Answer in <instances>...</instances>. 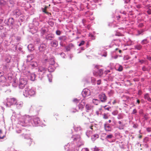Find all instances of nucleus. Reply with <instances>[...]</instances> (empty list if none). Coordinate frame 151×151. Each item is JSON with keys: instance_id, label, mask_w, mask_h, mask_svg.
<instances>
[{"instance_id": "nucleus-1", "label": "nucleus", "mask_w": 151, "mask_h": 151, "mask_svg": "<svg viewBox=\"0 0 151 151\" xmlns=\"http://www.w3.org/2000/svg\"><path fill=\"white\" fill-rule=\"evenodd\" d=\"M23 93L24 95L26 96H27L28 95L31 96L35 94V91L32 89H30L29 88H25Z\"/></svg>"}, {"instance_id": "nucleus-2", "label": "nucleus", "mask_w": 151, "mask_h": 151, "mask_svg": "<svg viewBox=\"0 0 151 151\" xmlns=\"http://www.w3.org/2000/svg\"><path fill=\"white\" fill-rule=\"evenodd\" d=\"M27 81L26 79L22 78L19 80V88L21 89H23L27 84Z\"/></svg>"}, {"instance_id": "nucleus-3", "label": "nucleus", "mask_w": 151, "mask_h": 151, "mask_svg": "<svg viewBox=\"0 0 151 151\" xmlns=\"http://www.w3.org/2000/svg\"><path fill=\"white\" fill-rule=\"evenodd\" d=\"M99 99L102 102H105L107 100V97L104 93H101L99 96Z\"/></svg>"}, {"instance_id": "nucleus-4", "label": "nucleus", "mask_w": 151, "mask_h": 151, "mask_svg": "<svg viewBox=\"0 0 151 151\" xmlns=\"http://www.w3.org/2000/svg\"><path fill=\"white\" fill-rule=\"evenodd\" d=\"M82 94L84 97L88 96L90 94V91L88 89H84L82 92Z\"/></svg>"}, {"instance_id": "nucleus-5", "label": "nucleus", "mask_w": 151, "mask_h": 151, "mask_svg": "<svg viewBox=\"0 0 151 151\" xmlns=\"http://www.w3.org/2000/svg\"><path fill=\"white\" fill-rule=\"evenodd\" d=\"M50 44L52 47H56L58 45V42L56 40H54L51 41Z\"/></svg>"}, {"instance_id": "nucleus-6", "label": "nucleus", "mask_w": 151, "mask_h": 151, "mask_svg": "<svg viewBox=\"0 0 151 151\" xmlns=\"http://www.w3.org/2000/svg\"><path fill=\"white\" fill-rule=\"evenodd\" d=\"M85 107L86 111L88 112L89 111L93 110V106L89 104H87Z\"/></svg>"}, {"instance_id": "nucleus-7", "label": "nucleus", "mask_w": 151, "mask_h": 151, "mask_svg": "<svg viewBox=\"0 0 151 151\" xmlns=\"http://www.w3.org/2000/svg\"><path fill=\"white\" fill-rule=\"evenodd\" d=\"M74 47V45L72 43H70L67 46L65 47L66 50L67 51H68L70 50L71 49Z\"/></svg>"}, {"instance_id": "nucleus-8", "label": "nucleus", "mask_w": 151, "mask_h": 151, "mask_svg": "<svg viewBox=\"0 0 151 151\" xmlns=\"http://www.w3.org/2000/svg\"><path fill=\"white\" fill-rule=\"evenodd\" d=\"M46 70V68L45 67L40 66L39 68L38 71L43 73H45Z\"/></svg>"}, {"instance_id": "nucleus-9", "label": "nucleus", "mask_w": 151, "mask_h": 151, "mask_svg": "<svg viewBox=\"0 0 151 151\" xmlns=\"http://www.w3.org/2000/svg\"><path fill=\"white\" fill-rule=\"evenodd\" d=\"M46 45L45 44H42L40 45L39 47V50L40 52L44 51L45 49Z\"/></svg>"}, {"instance_id": "nucleus-10", "label": "nucleus", "mask_w": 151, "mask_h": 151, "mask_svg": "<svg viewBox=\"0 0 151 151\" xmlns=\"http://www.w3.org/2000/svg\"><path fill=\"white\" fill-rule=\"evenodd\" d=\"M46 38L47 40H51L54 38V35L52 34H49L46 36Z\"/></svg>"}, {"instance_id": "nucleus-11", "label": "nucleus", "mask_w": 151, "mask_h": 151, "mask_svg": "<svg viewBox=\"0 0 151 151\" xmlns=\"http://www.w3.org/2000/svg\"><path fill=\"white\" fill-rule=\"evenodd\" d=\"M85 104V103L84 102H83V101L82 100V102L81 103H80L78 105V107L79 109H83L84 108Z\"/></svg>"}, {"instance_id": "nucleus-12", "label": "nucleus", "mask_w": 151, "mask_h": 151, "mask_svg": "<svg viewBox=\"0 0 151 151\" xmlns=\"http://www.w3.org/2000/svg\"><path fill=\"white\" fill-rule=\"evenodd\" d=\"M104 128L105 130L106 131H111V128L110 126L106 124L104 125Z\"/></svg>"}, {"instance_id": "nucleus-13", "label": "nucleus", "mask_w": 151, "mask_h": 151, "mask_svg": "<svg viewBox=\"0 0 151 151\" xmlns=\"http://www.w3.org/2000/svg\"><path fill=\"white\" fill-rule=\"evenodd\" d=\"M144 98L149 101L151 102V99L150 97L149 94L148 93H146L144 95Z\"/></svg>"}, {"instance_id": "nucleus-14", "label": "nucleus", "mask_w": 151, "mask_h": 151, "mask_svg": "<svg viewBox=\"0 0 151 151\" xmlns=\"http://www.w3.org/2000/svg\"><path fill=\"white\" fill-rule=\"evenodd\" d=\"M36 76L34 73H31L30 76V79L32 81H34L35 80Z\"/></svg>"}, {"instance_id": "nucleus-15", "label": "nucleus", "mask_w": 151, "mask_h": 151, "mask_svg": "<svg viewBox=\"0 0 151 151\" xmlns=\"http://www.w3.org/2000/svg\"><path fill=\"white\" fill-rule=\"evenodd\" d=\"M33 58V55H29L27 56V59L26 60L27 62L30 61Z\"/></svg>"}, {"instance_id": "nucleus-16", "label": "nucleus", "mask_w": 151, "mask_h": 151, "mask_svg": "<svg viewBox=\"0 0 151 151\" xmlns=\"http://www.w3.org/2000/svg\"><path fill=\"white\" fill-rule=\"evenodd\" d=\"M49 64L50 65H53L55 63L54 58H52L48 61Z\"/></svg>"}, {"instance_id": "nucleus-17", "label": "nucleus", "mask_w": 151, "mask_h": 151, "mask_svg": "<svg viewBox=\"0 0 151 151\" xmlns=\"http://www.w3.org/2000/svg\"><path fill=\"white\" fill-rule=\"evenodd\" d=\"M93 102L95 105H98L100 103V101L99 100L97 99H93Z\"/></svg>"}, {"instance_id": "nucleus-18", "label": "nucleus", "mask_w": 151, "mask_h": 151, "mask_svg": "<svg viewBox=\"0 0 151 151\" xmlns=\"http://www.w3.org/2000/svg\"><path fill=\"white\" fill-rule=\"evenodd\" d=\"M98 73L99 76H101L103 74V70L101 69H99Z\"/></svg>"}, {"instance_id": "nucleus-19", "label": "nucleus", "mask_w": 151, "mask_h": 151, "mask_svg": "<svg viewBox=\"0 0 151 151\" xmlns=\"http://www.w3.org/2000/svg\"><path fill=\"white\" fill-rule=\"evenodd\" d=\"M58 38L60 40L64 41L66 40L67 38L65 36H63L59 37Z\"/></svg>"}, {"instance_id": "nucleus-20", "label": "nucleus", "mask_w": 151, "mask_h": 151, "mask_svg": "<svg viewBox=\"0 0 151 151\" xmlns=\"http://www.w3.org/2000/svg\"><path fill=\"white\" fill-rule=\"evenodd\" d=\"M10 101L12 104H16L17 100L16 99L14 98H12L10 99Z\"/></svg>"}, {"instance_id": "nucleus-21", "label": "nucleus", "mask_w": 151, "mask_h": 151, "mask_svg": "<svg viewBox=\"0 0 151 151\" xmlns=\"http://www.w3.org/2000/svg\"><path fill=\"white\" fill-rule=\"evenodd\" d=\"M99 137V135L97 134H95L93 135L92 137V140H94L96 139Z\"/></svg>"}, {"instance_id": "nucleus-22", "label": "nucleus", "mask_w": 151, "mask_h": 151, "mask_svg": "<svg viewBox=\"0 0 151 151\" xmlns=\"http://www.w3.org/2000/svg\"><path fill=\"white\" fill-rule=\"evenodd\" d=\"M30 65L34 68L37 67V64L36 62L34 61Z\"/></svg>"}, {"instance_id": "nucleus-23", "label": "nucleus", "mask_w": 151, "mask_h": 151, "mask_svg": "<svg viewBox=\"0 0 151 151\" xmlns=\"http://www.w3.org/2000/svg\"><path fill=\"white\" fill-rule=\"evenodd\" d=\"M135 48L138 50H140L142 48V46L140 45H137L134 46Z\"/></svg>"}, {"instance_id": "nucleus-24", "label": "nucleus", "mask_w": 151, "mask_h": 151, "mask_svg": "<svg viewBox=\"0 0 151 151\" xmlns=\"http://www.w3.org/2000/svg\"><path fill=\"white\" fill-rule=\"evenodd\" d=\"M123 68L121 65H119L117 70L119 71H121L123 70Z\"/></svg>"}, {"instance_id": "nucleus-25", "label": "nucleus", "mask_w": 151, "mask_h": 151, "mask_svg": "<svg viewBox=\"0 0 151 151\" xmlns=\"http://www.w3.org/2000/svg\"><path fill=\"white\" fill-rule=\"evenodd\" d=\"M47 8V6H45V8L42 9L43 12L47 14H48L49 13L48 12H47L46 11V10Z\"/></svg>"}, {"instance_id": "nucleus-26", "label": "nucleus", "mask_w": 151, "mask_h": 151, "mask_svg": "<svg viewBox=\"0 0 151 151\" xmlns=\"http://www.w3.org/2000/svg\"><path fill=\"white\" fill-rule=\"evenodd\" d=\"M148 42L147 39H145L143 40L142 41V44H146Z\"/></svg>"}, {"instance_id": "nucleus-27", "label": "nucleus", "mask_w": 151, "mask_h": 151, "mask_svg": "<svg viewBox=\"0 0 151 151\" xmlns=\"http://www.w3.org/2000/svg\"><path fill=\"white\" fill-rule=\"evenodd\" d=\"M79 101H80V100L76 98L74 99L73 100V102L75 103H79Z\"/></svg>"}, {"instance_id": "nucleus-28", "label": "nucleus", "mask_w": 151, "mask_h": 151, "mask_svg": "<svg viewBox=\"0 0 151 151\" xmlns=\"http://www.w3.org/2000/svg\"><path fill=\"white\" fill-rule=\"evenodd\" d=\"M61 33V32L59 30H57L56 32V34L58 35H60Z\"/></svg>"}, {"instance_id": "nucleus-29", "label": "nucleus", "mask_w": 151, "mask_h": 151, "mask_svg": "<svg viewBox=\"0 0 151 151\" xmlns=\"http://www.w3.org/2000/svg\"><path fill=\"white\" fill-rule=\"evenodd\" d=\"M113 137L112 134H111L110 135H108L106 137V139H111Z\"/></svg>"}, {"instance_id": "nucleus-30", "label": "nucleus", "mask_w": 151, "mask_h": 151, "mask_svg": "<svg viewBox=\"0 0 151 151\" xmlns=\"http://www.w3.org/2000/svg\"><path fill=\"white\" fill-rule=\"evenodd\" d=\"M123 118V116L121 114H119L117 117V118L119 119H122Z\"/></svg>"}, {"instance_id": "nucleus-31", "label": "nucleus", "mask_w": 151, "mask_h": 151, "mask_svg": "<svg viewBox=\"0 0 151 151\" xmlns=\"http://www.w3.org/2000/svg\"><path fill=\"white\" fill-rule=\"evenodd\" d=\"M85 43V42L84 41H82L78 45L79 46H81L83 45Z\"/></svg>"}, {"instance_id": "nucleus-32", "label": "nucleus", "mask_w": 151, "mask_h": 151, "mask_svg": "<svg viewBox=\"0 0 151 151\" xmlns=\"http://www.w3.org/2000/svg\"><path fill=\"white\" fill-rule=\"evenodd\" d=\"M81 151H89V150L88 148H82Z\"/></svg>"}, {"instance_id": "nucleus-33", "label": "nucleus", "mask_w": 151, "mask_h": 151, "mask_svg": "<svg viewBox=\"0 0 151 151\" xmlns=\"http://www.w3.org/2000/svg\"><path fill=\"white\" fill-rule=\"evenodd\" d=\"M106 105L104 107V109H106V110H107L108 111H109V110H110V109H111V107H109L106 108Z\"/></svg>"}, {"instance_id": "nucleus-34", "label": "nucleus", "mask_w": 151, "mask_h": 151, "mask_svg": "<svg viewBox=\"0 0 151 151\" xmlns=\"http://www.w3.org/2000/svg\"><path fill=\"white\" fill-rule=\"evenodd\" d=\"M49 24L51 26H52L54 25V23L52 21L49 22Z\"/></svg>"}, {"instance_id": "nucleus-35", "label": "nucleus", "mask_w": 151, "mask_h": 151, "mask_svg": "<svg viewBox=\"0 0 151 151\" xmlns=\"http://www.w3.org/2000/svg\"><path fill=\"white\" fill-rule=\"evenodd\" d=\"M101 82V80H99L97 81V84L98 85L100 84Z\"/></svg>"}, {"instance_id": "nucleus-36", "label": "nucleus", "mask_w": 151, "mask_h": 151, "mask_svg": "<svg viewBox=\"0 0 151 151\" xmlns=\"http://www.w3.org/2000/svg\"><path fill=\"white\" fill-rule=\"evenodd\" d=\"M147 12L149 14H151V9H149L147 11Z\"/></svg>"}, {"instance_id": "nucleus-37", "label": "nucleus", "mask_w": 151, "mask_h": 151, "mask_svg": "<svg viewBox=\"0 0 151 151\" xmlns=\"http://www.w3.org/2000/svg\"><path fill=\"white\" fill-rule=\"evenodd\" d=\"M103 118L104 119H107L108 118V116L106 114H104L103 116Z\"/></svg>"}, {"instance_id": "nucleus-38", "label": "nucleus", "mask_w": 151, "mask_h": 151, "mask_svg": "<svg viewBox=\"0 0 151 151\" xmlns=\"http://www.w3.org/2000/svg\"><path fill=\"white\" fill-rule=\"evenodd\" d=\"M137 112V111L135 109H134L132 112V113L133 114H135Z\"/></svg>"}, {"instance_id": "nucleus-39", "label": "nucleus", "mask_w": 151, "mask_h": 151, "mask_svg": "<svg viewBox=\"0 0 151 151\" xmlns=\"http://www.w3.org/2000/svg\"><path fill=\"white\" fill-rule=\"evenodd\" d=\"M142 70L144 71H145L147 70V69L145 66H143L142 68Z\"/></svg>"}, {"instance_id": "nucleus-40", "label": "nucleus", "mask_w": 151, "mask_h": 151, "mask_svg": "<svg viewBox=\"0 0 151 151\" xmlns=\"http://www.w3.org/2000/svg\"><path fill=\"white\" fill-rule=\"evenodd\" d=\"M147 131L150 132L151 131V128H147Z\"/></svg>"}, {"instance_id": "nucleus-41", "label": "nucleus", "mask_w": 151, "mask_h": 151, "mask_svg": "<svg viewBox=\"0 0 151 151\" xmlns=\"http://www.w3.org/2000/svg\"><path fill=\"white\" fill-rule=\"evenodd\" d=\"M124 59L125 60H128L129 59V57L128 56H126L124 57Z\"/></svg>"}, {"instance_id": "nucleus-42", "label": "nucleus", "mask_w": 151, "mask_h": 151, "mask_svg": "<svg viewBox=\"0 0 151 151\" xmlns=\"http://www.w3.org/2000/svg\"><path fill=\"white\" fill-rule=\"evenodd\" d=\"M147 59L149 60H151V57L147 56Z\"/></svg>"}, {"instance_id": "nucleus-43", "label": "nucleus", "mask_w": 151, "mask_h": 151, "mask_svg": "<svg viewBox=\"0 0 151 151\" xmlns=\"http://www.w3.org/2000/svg\"><path fill=\"white\" fill-rule=\"evenodd\" d=\"M95 114L97 116H98L99 114V111H96L95 112Z\"/></svg>"}, {"instance_id": "nucleus-44", "label": "nucleus", "mask_w": 151, "mask_h": 151, "mask_svg": "<svg viewBox=\"0 0 151 151\" xmlns=\"http://www.w3.org/2000/svg\"><path fill=\"white\" fill-rule=\"evenodd\" d=\"M93 73L94 75L96 76H99V75H98V73H97L96 72H94Z\"/></svg>"}, {"instance_id": "nucleus-45", "label": "nucleus", "mask_w": 151, "mask_h": 151, "mask_svg": "<svg viewBox=\"0 0 151 151\" xmlns=\"http://www.w3.org/2000/svg\"><path fill=\"white\" fill-rule=\"evenodd\" d=\"M99 149L97 147H95L93 150V151H99Z\"/></svg>"}, {"instance_id": "nucleus-46", "label": "nucleus", "mask_w": 151, "mask_h": 151, "mask_svg": "<svg viewBox=\"0 0 151 151\" xmlns=\"http://www.w3.org/2000/svg\"><path fill=\"white\" fill-rule=\"evenodd\" d=\"M5 137V135H4L2 137H1L0 136V139H3Z\"/></svg>"}, {"instance_id": "nucleus-47", "label": "nucleus", "mask_w": 151, "mask_h": 151, "mask_svg": "<svg viewBox=\"0 0 151 151\" xmlns=\"http://www.w3.org/2000/svg\"><path fill=\"white\" fill-rule=\"evenodd\" d=\"M42 30L43 33H45L46 32V30L44 29H42Z\"/></svg>"}, {"instance_id": "nucleus-48", "label": "nucleus", "mask_w": 151, "mask_h": 151, "mask_svg": "<svg viewBox=\"0 0 151 151\" xmlns=\"http://www.w3.org/2000/svg\"><path fill=\"white\" fill-rule=\"evenodd\" d=\"M77 111V110L76 109H74V110L73 111H72V112H73V113H74V112H76Z\"/></svg>"}, {"instance_id": "nucleus-49", "label": "nucleus", "mask_w": 151, "mask_h": 151, "mask_svg": "<svg viewBox=\"0 0 151 151\" xmlns=\"http://www.w3.org/2000/svg\"><path fill=\"white\" fill-rule=\"evenodd\" d=\"M130 1V0H125V2L126 3H128Z\"/></svg>"}, {"instance_id": "nucleus-50", "label": "nucleus", "mask_w": 151, "mask_h": 151, "mask_svg": "<svg viewBox=\"0 0 151 151\" xmlns=\"http://www.w3.org/2000/svg\"><path fill=\"white\" fill-rule=\"evenodd\" d=\"M27 116H24L22 117V119H25L27 118Z\"/></svg>"}, {"instance_id": "nucleus-51", "label": "nucleus", "mask_w": 151, "mask_h": 151, "mask_svg": "<svg viewBox=\"0 0 151 151\" xmlns=\"http://www.w3.org/2000/svg\"><path fill=\"white\" fill-rule=\"evenodd\" d=\"M109 72H110V70H107V71H105V73L106 74H107L108 73H109Z\"/></svg>"}, {"instance_id": "nucleus-52", "label": "nucleus", "mask_w": 151, "mask_h": 151, "mask_svg": "<svg viewBox=\"0 0 151 151\" xmlns=\"http://www.w3.org/2000/svg\"><path fill=\"white\" fill-rule=\"evenodd\" d=\"M95 67V68H96L97 69H98L99 68V66L98 65H96Z\"/></svg>"}, {"instance_id": "nucleus-53", "label": "nucleus", "mask_w": 151, "mask_h": 151, "mask_svg": "<svg viewBox=\"0 0 151 151\" xmlns=\"http://www.w3.org/2000/svg\"><path fill=\"white\" fill-rule=\"evenodd\" d=\"M93 127V125H91V126H89V128L93 130V128H92Z\"/></svg>"}, {"instance_id": "nucleus-54", "label": "nucleus", "mask_w": 151, "mask_h": 151, "mask_svg": "<svg viewBox=\"0 0 151 151\" xmlns=\"http://www.w3.org/2000/svg\"><path fill=\"white\" fill-rule=\"evenodd\" d=\"M116 103V101L115 100H114L113 102H112L113 104H115Z\"/></svg>"}, {"instance_id": "nucleus-55", "label": "nucleus", "mask_w": 151, "mask_h": 151, "mask_svg": "<svg viewBox=\"0 0 151 151\" xmlns=\"http://www.w3.org/2000/svg\"><path fill=\"white\" fill-rule=\"evenodd\" d=\"M137 101L138 104L140 103V101L139 99H137Z\"/></svg>"}, {"instance_id": "nucleus-56", "label": "nucleus", "mask_w": 151, "mask_h": 151, "mask_svg": "<svg viewBox=\"0 0 151 151\" xmlns=\"http://www.w3.org/2000/svg\"><path fill=\"white\" fill-rule=\"evenodd\" d=\"M118 58L117 55H116L114 57V58L115 59H116Z\"/></svg>"}, {"instance_id": "nucleus-57", "label": "nucleus", "mask_w": 151, "mask_h": 151, "mask_svg": "<svg viewBox=\"0 0 151 151\" xmlns=\"http://www.w3.org/2000/svg\"><path fill=\"white\" fill-rule=\"evenodd\" d=\"M139 62L141 63H143L144 62V60H141L139 61Z\"/></svg>"}, {"instance_id": "nucleus-58", "label": "nucleus", "mask_w": 151, "mask_h": 151, "mask_svg": "<svg viewBox=\"0 0 151 151\" xmlns=\"http://www.w3.org/2000/svg\"><path fill=\"white\" fill-rule=\"evenodd\" d=\"M142 136L141 135H139V139H141L142 138Z\"/></svg>"}, {"instance_id": "nucleus-59", "label": "nucleus", "mask_w": 151, "mask_h": 151, "mask_svg": "<svg viewBox=\"0 0 151 151\" xmlns=\"http://www.w3.org/2000/svg\"><path fill=\"white\" fill-rule=\"evenodd\" d=\"M2 133V130L1 129H0V134H1Z\"/></svg>"}, {"instance_id": "nucleus-60", "label": "nucleus", "mask_w": 151, "mask_h": 151, "mask_svg": "<svg viewBox=\"0 0 151 151\" xmlns=\"http://www.w3.org/2000/svg\"><path fill=\"white\" fill-rule=\"evenodd\" d=\"M48 60L47 59H45L44 60V62L46 63L47 62V61Z\"/></svg>"}, {"instance_id": "nucleus-61", "label": "nucleus", "mask_w": 151, "mask_h": 151, "mask_svg": "<svg viewBox=\"0 0 151 151\" xmlns=\"http://www.w3.org/2000/svg\"><path fill=\"white\" fill-rule=\"evenodd\" d=\"M118 123L119 124H122V122L121 121H119L118 122Z\"/></svg>"}, {"instance_id": "nucleus-62", "label": "nucleus", "mask_w": 151, "mask_h": 151, "mask_svg": "<svg viewBox=\"0 0 151 151\" xmlns=\"http://www.w3.org/2000/svg\"><path fill=\"white\" fill-rule=\"evenodd\" d=\"M108 122H109V123H111V120H109Z\"/></svg>"}, {"instance_id": "nucleus-63", "label": "nucleus", "mask_w": 151, "mask_h": 151, "mask_svg": "<svg viewBox=\"0 0 151 151\" xmlns=\"http://www.w3.org/2000/svg\"><path fill=\"white\" fill-rule=\"evenodd\" d=\"M119 52L120 53H121L122 52V51L121 50H119Z\"/></svg>"}, {"instance_id": "nucleus-64", "label": "nucleus", "mask_w": 151, "mask_h": 151, "mask_svg": "<svg viewBox=\"0 0 151 151\" xmlns=\"http://www.w3.org/2000/svg\"><path fill=\"white\" fill-rule=\"evenodd\" d=\"M107 54H105L104 55V56L105 57H106V56Z\"/></svg>"}]
</instances>
